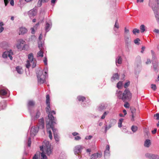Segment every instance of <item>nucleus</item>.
Returning <instances> with one entry per match:
<instances>
[{"mask_svg":"<svg viewBox=\"0 0 159 159\" xmlns=\"http://www.w3.org/2000/svg\"><path fill=\"white\" fill-rule=\"evenodd\" d=\"M40 148L42 152L41 153V156L43 158L41 159H46L47 158L45 154L49 156L52 154V150L51 148V145L48 141H44L43 145L40 147Z\"/></svg>","mask_w":159,"mask_h":159,"instance_id":"obj_1","label":"nucleus"},{"mask_svg":"<svg viewBox=\"0 0 159 159\" xmlns=\"http://www.w3.org/2000/svg\"><path fill=\"white\" fill-rule=\"evenodd\" d=\"M48 118L49 119V121H46V127L47 128V130L49 134V137L51 139H52V132L50 130L51 129L53 130V129H55L53 128V124H56L55 121V119L54 117H53L51 114H49L48 116Z\"/></svg>","mask_w":159,"mask_h":159,"instance_id":"obj_2","label":"nucleus"},{"mask_svg":"<svg viewBox=\"0 0 159 159\" xmlns=\"http://www.w3.org/2000/svg\"><path fill=\"white\" fill-rule=\"evenodd\" d=\"M28 59L25 64L26 67L29 68L31 66L32 68H34L36 66V60L35 58H34L33 54H29L28 55Z\"/></svg>","mask_w":159,"mask_h":159,"instance_id":"obj_3","label":"nucleus"},{"mask_svg":"<svg viewBox=\"0 0 159 159\" xmlns=\"http://www.w3.org/2000/svg\"><path fill=\"white\" fill-rule=\"evenodd\" d=\"M132 98V94L128 89H126L123 93L122 100L123 101L130 100Z\"/></svg>","mask_w":159,"mask_h":159,"instance_id":"obj_4","label":"nucleus"},{"mask_svg":"<svg viewBox=\"0 0 159 159\" xmlns=\"http://www.w3.org/2000/svg\"><path fill=\"white\" fill-rule=\"evenodd\" d=\"M124 37L125 43L128 44L131 42L130 36L129 33V31L126 27L125 28Z\"/></svg>","mask_w":159,"mask_h":159,"instance_id":"obj_5","label":"nucleus"},{"mask_svg":"<svg viewBox=\"0 0 159 159\" xmlns=\"http://www.w3.org/2000/svg\"><path fill=\"white\" fill-rule=\"evenodd\" d=\"M37 77L38 79V82L40 84H43L44 82L45 76L43 74L42 71L39 72L37 75Z\"/></svg>","mask_w":159,"mask_h":159,"instance_id":"obj_6","label":"nucleus"},{"mask_svg":"<svg viewBox=\"0 0 159 159\" xmlns=\"http://www.w3.org/2000/svg\"><path fill=\"white\" fill-rule=\"evenodd\" d=\"M13 54V52L11 51H6L4 52L2 54V57L4 58H6L8 57L10 60H12V55Z\"/></svg>","mask_w":159,"mask_h":159,"instance_id":"obj_7","label":"nucleus"},{"mask_svg":"<svg viewBox=\"0 0 159 159\" xmlns=\"http://www.w3.org/2000/svg\"><path fill=\"white\" fill-rule=\"evenodd\" d=\"M83 149V148L81 145H78L76 146L74 149V151L75 154H77L80 155L81 153V150Z\"/></svg>","mask_w":159,"mask_h":159,"instance_id":"obj_8","label":"nucleus"},{"mask_svg":"<svg viewBox=\"0 0 159 159\" xmlns=\"http://www.w3.org/2000/svg\"><path fill=\"white\" fill-rule=\"evenodd\" d=\"M145 156L150 159H159V156L158 155L149 153L146 154H145Z\"/></svg>","mask_w":159,"mask_h":159,"instance_id":"obj_9","label":"nucleus"},{"mask_svg":"<svg viewBox=\"0 0 159 159\" xmlns=\"http://www.w3.org/2000/svg\"><path fill=\"white\" fill-rule=\"evenodd\" d=\"M38 128L40 129H43L44 127V120L43 118L40 119L39 120L38 124Z\"/></svg>","mask_w":159,"mask_h":159,"instance_id":"obj_10","label":"nucleus"},{"mask_svg":"<svg viewBox=\"0 0 159 159\" xmlns=\"http://www.w3.org/2000/svg\"><path fill=\"white\" fill-rule=\"evenodd\" d=\"M102 153H97L91 155L90 159H96L97 158H100L102 156Z\"/></svg>","mask_w":159,"mask_h":159,"instance_id":"obj_11","label":"nucleus"},{"mask_svg":"<svg viewBox=\"0 0 159 159\" xmlns=\"http://www.w3.org/2000/svg\"><path fill=\"white\" fill-rule=\"evenodd\" d=\"M39 129L38 128H38L37 127H34L32 128L31 129V134H34V135H35L36 134V133L38 131V129Z\"/></svg>","mask_w":159,"mask_h":159,"instance_id":"obj_12","label":"nucleus"},{"mask_svg":"<svg viewBox=\"0 0 159 159\" xmlns=\"http://www.w3.org/2000/svg\"><path fill=\"white\" fill-rule=\"evenodd\" d=\"M27 32V30L25 28L21 27L20 28L19 34L20 35L24 34L26 33Z\"/></svg>","mask_w":159,"mask_h":159,"instance_id":"obj_13","label":"nucleus"},{"mask_svg":"<svg viewBox=\"0 0 159 159\" xmlns=\"http://www.w3.org/2000/svg\"><path fill=\"white\" fill-rule=\"evenodd\" d=\"M56 129H53L54 138L56 141L58 142L59 140V137L56 132Z\"/></svg>","mask_w":159,"mask_h":159,"instance_id":"obj_14","label":"nucleus"},{"mask_svg":"<svg viewBox=\"0 0 159 159\" xmlns=\"http://www.w3.org/2000/svg\"><path fill=\"white\" fill-rule=\"evenodd\" d=\"M119 76L117 73H115L113 75L111 78V80L114 81L116 80H118L119 79Z\"/></svg>","mask_w":159,"mask_h":159,"instance_id":"obj_15","label":"nucleus"},{"mask_svg":"<svg viewBox=\"0 0 159 159\" xmlns=\"http://www.w3.org/2000/svg\"><path fill=\"white\" fill-rule=\"evenodd\" d=\"M116 96L119 99H122L123 93L120 90H117L116 92Z\"/></svg>","mask_w":159,"mask_h":159,"instance_id":"obj_16","label":"nucleus"},{"mask_svg":"<svg viewBox=\"0 0 159 159\" xmlns=\"http://www.w3.org/2000/svg\"><path fill=\"white\" fill-rule=\"evenodd\" d=\"M122 62V58L121 56H119L116 58V64L118 63L119 64H121Z\"/></svg>","mask_w":159,"mask_h":159,"instance_id":"obj_17","label":"nucleus"},{"mask_svg":"<svg viewBox=\"0 0 159 159\" xmlns=\"http://www.w3.org/2000/svg\"><path fill=\"white\" fill-rule=\"evenodd\" d=\"M145 26L143 25H142L140 26V31L141 33H143L146 30Z\"/></svg>","mask_w":159,"mask_h":159,"instance_id":"obj_18","label":"nucleus"},{"mask_svg":"<svg viewBox=\"0 0 159 159\" xmlns=\"http://www.w3.org/2000/svg\"><path fill=\"white\" fill-rule=\"evenodd\" d=\"M150 144V140L149 139H147L145 142L144 145L145 147L148 148L149 147Z\"/></svg>","mask_w":159,"mask_h":159,"instance_id":"obj_19","label":"nucleus"},{"mask_svg":"<svg viewBox=\"0 0 159 159\" xmlns=\"http://www.w3.org/2000/svg\"><path fill=\"white\" fill-rule=\"evenodd\" d=\"M116 123V120L114 119H111L110 121V124L109 125L111 127L115 125Z\"/></svg>","mask_w":159,"mask_h":159,"instance_id":"obj_20","label":"nucleus"},{"mask_svg":"<svg viewBox=\"0 0 159 159\" xmlns=\"http://www.w3.org/2000/svg\"><path fill=\"white\" fill-rule=\"evenodd\" d=\"M77 98L79 101H82V102H84L85 100V97L81 96H78Z\"/></svg>","mask_w":159,"mask_h":159,"instance_id":"obj_21","label":"nucleus"},{"mask_svg":"<svg viewBox=\"0 0 159 159\" xmlns=\"http://www.w3.org/2000/svg\"><path fill=\"white\" fill-rule=\"evenodd\" d=\"M16 70L19 74H22L23 72V70L22 68L19 66L16 67Z\"/></svg>","mask_w":159,"mask_h":159,"instance_id":"obj_22","label":"nucleus"},{"mask_svg":"<svg viewBox=\"0 0 159 159\" xmlns=\"http://www.w3.org/2000/svg\"><path fill=\"white\" fill-rule=\"evenodd\" d=\"M47 107L46 108V111L47 113H48L49 111H51L50 106V103H46Z\"/></svg>","mask_w":159,"mask_h":159,"instance_id":"obj_23","label":"nucleus"},{"mask_svg":"<svg viewBox=\"0 0 159 159\" xmlns=\"http://www.w3.org/2000/svg\"><path fill=\"white\" fill-rule=\"evenodd\" d=\"M135 62L137 64L140 63L141 62V58L139 56H137L135 59Z\"/></svg>","mask_w":159,"mask_h":159,"instance_id":"obj_24","label":"nucleus"},{"mask_svg":"<svg viewBox=\"0 0 159 159\" xmlns=\"http://www.w3.org/2000/svg\"><path fill=\"white\" fill-rule=\"evenodd\" d=\"M119 24L118 23V20H116V21L115 24L114 25V30L116 32V29L115 28H117V29H118L119 28Z\"/></svg>","mask_w":159,"mask_h":159,"instance_id":"obj_25","label":"nucleus"},{"mask_svg":"<svg viewBox=\"0 0 159 159\" xmlns=\"http://www.w3.org/2000/svg\"><path fill=\"white\" fill-rule=\"evenodd\" d=\"M43 52L42 51V50H40V51H39L37 53V57H43Z\"/></svg>","mask_w":159,"mask_h":159,"instance_id":"obj_26","label":"nucleus"},{"mask_svg":"<svg viewBox=\"0 0 159 159\" xmlns=\"http://www.w3.org/2000/svg\"><path fill=\"white\" fill-rule=\"evenodd\" d=\"M106 108L105 107L103 104H102L100 105L98 108V110L100 111H101Z\"/></svg>","mask_w":159,"mask_h":159,"instance_id":"obj_27","label":"nucleus"},{"mask_svg":"<svg viewBox=\"0 0 159 159\" xmlns=\"http://www.w3.org/2000/svg\"><path fill=\"white\" fill-rule=\"evenodd\" d=\"M35 12L34 11H30L29 12V15L30 17L32 16H35L36 15Z\"/></svg>","mask_w":159,"mask_h":159,"instance_id":"obj_28","label":"nucleus"},{"mask_svg":"<svg viewBox=\"0 0 159 159\" xmlns=\"http://www.w3.org/2000/svg\"><path fill=\"white\" fill-rule=\"evenodd\" d=\"M0 94L4 96L7 94V92L5 89H1L0 91Z\"/></svg>","mask_w":159,"mask_h":159,"instance_id":"obj_29","label":"nucleus"},{"mask_svg":"<svg viewBox=\"0 0 159 159\" xmlns=\"http://www.w3.org/2000/svg\"><path fill=\"white\" fill-rule=\"evenodd\" d=\"M132 32L134 34L136 35V33L138 34L139 33L140 30L138 29L135 28L133 29Z\"/></svg>","mask_w":159,"mask_h":159,"instance_id":"obj_30","label":"nucleus"},{"mask_svg":"<svg viewBox=\"0 0 159 159\" xmlns=\"http://www.w3.org/2000/svg\"><path fill=\"white\" fill-rule=\"evenodd\" d=\"M28 106H34V102L32 100H30L28 102Z\"/></svg>","mask_w":159,"mask_h":159,"instance_id":"obj_31","label":"nucleus"},{"mask_svg":"<svg viewBox=\"0 0 159 159\" xmlns=\"http://www.w3.org/2000/svg\"><path fill=\"white\" fill-rule=\"evenodd\" d=\"M5 107V104L4 102H0V110L3 109Z\"/></svg>","mask_w":159,"mask_h":159,"instance_id":"obj_32","label":"nucleus"},{"mask_svg":"<svg viewBox=\"0 0 159 159\" xmlns=\"http://www.w3.org/2000/svg\"><path fill=\"white\" fill-rule=\"evenodd\" d=\"M130 110L132 114H135L136 109L134 107H130Z\"/></svg>","mask_w":159,"mask_h":159,"instance_id":"obj_33","label":"nucleus"},{"mask_svg":"<svg viewBox=\"0 0 159 159\" xmlns=\"http://www.w3.org/2000/svg\"><path fill=\"white\" fill-rule=\"evenodd\" d=\"M52 113H53L54 114H56V112L55 111H49L48 113V118H47V119H46V121L47 120L48 121H49V118H48V116H49V114H51V115H52L53 117V115H52Z\"/></svg>","mask_w":159,"mask_h":159,"instance_id":"obj_34","label":"nucleus"},{"mask_svg":"<svg viewBox=\"0 0 159 159\" xmlns=\"http://www.w3.org/2000/svg\"><path fill=\"white\" fill-rule=\"evenodd\" d=\"M138 129V127L136 126L133 125L131 127V130L133 132H136Z\"/></svg>","mask_w":159,"mask_h":159,"instance_id":"obj_35","label":"nucleus"},{"mask_svg":"<svg viewBox=\"0 0 159 159\" xmlns=\"http://www.w3.org/2000/svg\"><path fill=\"white\" fill-rule=\"evenodd\" d=\"M50 98L48 94H47L46 96V103H50Z\"/></svg>","mask_w":159,"mask_h":159,"instance_id":"obj_36","label":"nucleus"},{"mask_svg":"<svg viewBox=\"0 0 159 159\" xmlns=\"http://www.w3.org/2000/svg\"><path fill=\"white\" fill-rule=\"evenodd\" d=\"M50 25L48 23H47L45 26V30L46 32H48L49 30V28L50 27Z\"/></svg>","mask_w":159,"mask_h":159,"instance_id":"obj_37","label":"nucleus"},{"mask_svg":"<svg viewBox=\"0 0 159 159\" xmlns=\"http://www.w3.org/2000/svg\"><path fill=\"white\" fill-rule=\"evenodd\" d=\"M38 47L40 50H42L43 48V47L42 46V42L41 41H40L39 42Z\"/></svg>","mask_w":159,"mask_h":159,"instance_id":"obj_38","label":"nucleus"},{"mask_svg":"<svg viewBox=\"0 0 159 159\" xmlns=\"http://www.w3.org/2000/svg\"><path fill=\"white\" fill-rule=\"evenodd\" d=\"M140 39H139V38H137L136 39L134 40V42L135 44L139 45L140 43Z\"/></svg>","mask_w":159,"mask_h":159,"instance_id":"obj_39","label":"nucleus"},{"mask_svg":"<svg viewBox=\"0 0 159 159\" xmlns=\"http://www.w3.org/2000/svg\"><path fill=\"white\" fill-rule=\"evenodd\" d=\"M122 85V83L120 81L118 82L117 84V87L118 89H120Z\"/></svg>","mask_w":159,"mask_h":159,"instance_id":"obj_40","label":"nucleus"},{"mask_svg":"<svg viewBox=\"0 0 159 159\" xmlns=\"http://www.w3.org/2000/svg\"><path fill=\"white\" fill-rule=\"evenodd\" d=\"M151 88L154 91H155L157 89L156 86L155 84H152Z\"/></svg>","mask_w":159,"mask_h":159,"instance_id":"obj_41","label":"nucleus"},{"mask_svg":"<svg viewBox=\"0 0 159 159\" xmlns=\"http://www.w3.org/2000/svg\"><path fill=\"white\" fill-rule=\"evenodd\" d=\"M31 138H29V139H28V143H28V146L29 147H30L31 146Z\"/></svg>","mask_w":159,"mask_h":159,"instance_id":"obj_42","label":"nucleus"},{"mask_svg":"<svg viewBox=\"0 0 159 159\" xmlns=\"http://www.w3.org/2000/svg\"><path fill=\"white\" fill-rule=\"evenodd\" d=\"M22 45L23 44H21L19 43H18L16 46L17 48L18 49H20L22 46Z\"/></svg>","mask_w":159,"mask_h":159,"instance_id":"obj_43","label":"nucleus"},{"mask_svg":"<svg viewBox=\"0 0 159 159\" xmlns=\"http://www.w3.org/2000/svg\"><path fill=\"white\" fill-rule=\"evenodd\" d=\"M40 115V112L39 111H38L35 116V117L36 118H38Z\"/></svg>","mask_w":159,"mask_h":159,"instance_id":"obj_44","label":"nucleus"},{"mask_svg":"<svg viewBox=\"0 0 159 159\" xmlns=\"http://www.w3.org/2000/svg\"><path fill=\"white\" fill-rule=\"evenodd\" d=\"M18 43L23 45L25 42V41L22 39H20L18 41Z\"/></svg>","mask_w":159,"mask_h":159,"instance_id":"obj_45","label":"nucleus"},{"mask_svg":"<svg viewBox=\"0 0 159 159\" xmlns=\"http://www.w3.org/2000/svg\"><path fill=\"white\" fill-rule=\"evenodd\" d=\"M110 153V151H108H108H107V152H106V150H105L104 152V156L105 157H106V156H108L109 155Z\"/></svg>","mask_w":159,"mask_h":159,"instance_id":"obj_46","label":"nucleus"},{"mask_svg":"<svg viewBox=\"0 0 159 159\" xmlns=\"http://www.w3.org/2000/svg\"><path fill=\"white\" fill-rule=\"evenodd\" d=\"M129 82H128L126 83L124 85V87L125 88H127L129 85Z\"/></svg>","mask_w":159,"mask_h":159,"instance_id":"obj_47","label":"nucleus"},{"mask_svg":"<svg viewBox=\"0 0 159 159\" xmlns=\"http://www.w3.org/2000/svg\"><path fill=\"white\" fill-rule=\"evenodd\" d=\"M111 127V126H110L109 125L107 126H106L105 128V132H106Z\"/></svg>","mask_w":159,"mask_h":159,"instance_id":"obj_48","label":"nucleus"},{"mask_svg":"<svg viewBox=\"0 0 159 159\" xmlns=\"http://www.w3.org/2000/svg\"><path fill=\"white\" fill-rule=\"evenodd\" d=\"M81 139V137L79 136H76L75 137V139L76 140H79Z\"/></svg>","mask_w":159,"mask_h":159,"instance_id":"obj_49","label":"nucleus"},{"mask_svg":"<svg viewBox=\"0 0 159 159\" xmlns=\"http://www.w3.org/2000/svg\"><path fill=\"white\" fill-rule=\"evenodd\" d=\"M135 114H132V118L131 120L132 121H134V117L135 116Z\"/></svg>","mask_w":159,"mask_h":159,"instance_id":"obj_50","label":"nucleus"},{"mask_svg":"<svg viewBox=\"0 0 159 159\" xmlns=\"http://www.w3.org/2000/svg\"><path fill=\"white\" fill-rule=\"evenodd\" d=\"M39 155H38L35 154L33 158V159H38Z\"/></svg>","mask_w":159,"mask_h":159,"instance_id":"obj_51","label":"nucleus"},{"mask_svg":"<svg viewBox=\"0 0 159 159\" xmlns=\"http://www.w3.org/2000/svg\"><path fill=\"white\" fill-rule=\"evenodd\" d=\"M158 66L157 65H154L153 66V67L154 70L155 71H157V68Z\"/></svg>","mask_w":159,"mask_h":159,"instance_id":"obj_52","label":"nucleus"},{"mask_svg":"<svg viewBox=\"0 0 159 159\" xmlns=\"http://www.w3.org/2000/svg\"><path fill=\"white\" fill-rule=\"evenodd\" d=\"M154 117H156V119L157 120H159V113H157L154 115Z\"/></svg>","mask_w":159,"mask_h":159,"instance_id":"obj_53","label":"nucleus"},{"mask_svg":"<svg viewBox=\"0 0 159 159\" xmlns=\"http://www.w3.org/2000/svg\"><path fill=\"white\" fill-rule=\"evenodd\" d=\"M124 106L126 108H128L129 107V104L128 102H127L124 105Z\"/></svg>","mask_w":159,"mask_h":159,"instance_id":"obj_54","label":"nucleus"},{"mask_svg":"<svg viewBox=\"0 0 159 159\" xmlns=\"http://www.w3.org/2000/svg\"><path fill=\"white\" fill-rule=\"evenodd\" d=\"M110 149V147L108 145H107L106 146V149L105 150H106V152H107V151H108H108H109Z\"/></svg>","mask_w":159,"mask_h":159,"instance_id":"obj_55","label":"nucleus"},{"mask_svg":"<svg viewBox=\"0 0 159 159\" xmlns=\"http://www.w3.org/2000/svg\"><path fill=\"white\" fill-rule=\"evenodd\" d=\"M151 63V61L150 59H148L147 61L146 62V64H148Z\"/></svg>","mask_w":159,"mask_h":159,"instance_id":"obj_56","label":"nucleus"},{"mask_svg":"<svg viewBox=\"0 0 159 159\" xmlns=\"http://www.w3.org/2000/svg\"><path fill=\"white\" fill-rule=\"evenodd\" d=\"M153 32L157 34H159V30L157 29H155L154 30Z\"/></svg>","mask_w":159,"mask_h":159,"instance_id":"obj_57","label":"nucleus"},{"mask_svg":"<svg viewBox=\"0 0 159 159\" xmlns=\"http://www.w3.org/2000/svg\"><path fill=\"white\" fill-rule=\"evenodd\" d=\"M92 136L91 135H89V136H86L85 138V139H90L92 138Z\"/></svg>","mask_w":159,"mask_h":159,"instance_id":"obj_58","label":"nucleus"},{"mask_svg":"<svg viewBox=\"0 0 159 159\" xmlns=\"http://www.w3.org/2000/svg\"><path fill=\"white\" fill-rule=\"evenodd\" d=\"M10 3L11 6H13L14 5V0H11Z\"/></svg>","mask_w":159,"mask_h":159,"instance_id":"obj_59","label":"nucleus"},{"mask_svg":"<svg viewBox=\"0 0 159 159\" xmlns=\"http://www.w3.org/2000/svg\"><path fill=\"white\" fill-rule=\"evenodd\" d=\"M47 59L45 57L43 60V61L44 62V64L45 65H47Z\"/></svg>","mask_w":159,"mask_h":159,"instance_id":"obj_60","label":"nucleus"},{"mask_svg":"<svg viewBox=\"0 0 159 159\" xmlns=\"http://www.w3.org/2000/svg\"><path fill=\"white\" fill-rule=\"evenodd\" d=\"M157 129H155L153 130H152V133L153 134H155L157 132Z\"/></svg>","mask_w":159,"mask_h":159,"instance_id":"obj_61","label":"nucleus"},{"mask_svg":"<svg viewBox=\"0 0 159 159\" xmlns=\"http://www.w3.org/2000/svg\"><path fill=\"white\" fill-rule=\"evenodd\" d=\"M79 133L76 132H74L72 133V135L74 136H76Z\"/></svg>","mask_w":159,"mask_h":159,"instance_id":"obj_62","label":"nucleus"},{"mask_svg":"<svg viewBox=\"0 0 159 159\" xmlns=\"http://www.w3.org/2000/svg\"><path fill=\"white\" fill-rule=\"evenodd\" d=\"M39 22H38L37 24H36L34 26V28L36 29L37 27L39 26Z\"/></svg>","mask_w":159,"mask_h":159,"instance_id":"obj_63","label":"nucleus"},{"mask_svg":"<svg viewBox=\"0 0 159 159\" xmlns=\"http://www.w3.org/2000/svg\"><path fill=\"white\" fill-rule=\"evenodd\" d=\"M155 16L156 18V19L158 20H159V16L158 14H156L155 15Z\"/></svg>","mask_w":159,"mask_h":159,"instance_id":"obj_64","label":"nucleus"}]
</instances>
